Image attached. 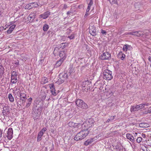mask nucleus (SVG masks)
<instances>
[{
	"instance_id": "a18cd8bd",
	"label": "nucleus",
	"mask_w": 151,
	"mask_h": 151,
	"mask_svg": "<svg viewBox=\"0 0 151 151\" xmlns=\"http://www.w3.org/2000/svg\"><path fill=\"white\" fill-rule=\"evenodd\" d=\"M93 2L92 0H90V1L88 4V7L90 8L91 6L93 4Z\"/></svg>"
},
{
	"instance_id": "412c9836",
	"label": "nucleus",
	"mask_w": 151,
	"mask_h": 151,
	"mask_svg": "<svg viewBox=\"0 0 151 151\" xmlns=\"http://www.w3.org/2000/svg\"><path fill=\"white\" fill-rule=\"evenodd\" d=\"M111 57V54L108 52H104V60L108 59L110 58Z\"/></svg>"
},
{
	"instance_id": "2f4dec72",
	"label": "nucleus",
	"mask_w": 151,
	"mask_h": 151,
	"mask_svg": "<svg viewBox=\"0 0 151 151\" xmlns=\"http://www.w3.org/2000/svg\"><path fill=\"white\" fill-rule=\"evenodd\" d=\"M115 116H112L109 118L106 121V123L111 122L114 119Z\"/></svg>"
},
{
	"instance_id": "13d9d810",
	"label": "nucleus",
	"mask_w": 151,
	"mask_h": 151,
	"mask_svg": "<svg viewBox=\"0 0 151 151\" xmlns=\"http://www.w3.org/2000/svg\"><path fill=\"white\" fill-rule=\"evenodd\" d=\"M46 97V95H44L42 97V99H41V100L42 101H44L45 99V98Z\"/></svg>"
},
{
	"instance_id": "423d86ee",
	"label": "nucleus",
	"mask_w": 151,
	"mask_h": 151,
	"mask_svg": "<svg viewBox=\"0 0 151 151\" xmlns=\"http://www.w3.org/2000/svg\"><path fill=\"white\" fill-rule=\"evenodd\" d=\"M89 32L93 36L96 35V29L95 27L93 25L91 24L89 27Z\"/></svg>"
},
{
	"instance_id": "6e6552de",
	"label": "nucleus",
	"mask_w": 151,
	"mask_h": 151,
	"mask_svg": "<svg viewBox=\"0 0 151 151\" xmlns=\"http://www.w3.org/2000/svg\"><path fill=\"white\" fill-rule=\"evenodd\" d=\"M3 115L4 117L5 116H6L7 115L9 114V113H10V110L9 107L6 106H4L3 107Z\"/></svg>"
},
{
	"instance_id": "37998d69",
	"label": "nucleus",
	"mask_w": 151,
	"mask_h": 151,
	"mask_svg": "<svg viewBox=\"0 0 151 151\" xmlns=\"http://www.w3.org/2000/svg\"><path fill=\"white\" fill-rule=\"evenodd\" d=\"M17 72L15 71H13L12 73L11 76H17Z\"/></svg>"
},
{
	"instance_id": "338daca9",
	"label": "nucleus",
	"mask_w": 151,
	"mask_h": 151,
	"mask_svg": "<svg viewBox=\"0 0 151 151\" xmlns=\"http://www.w3.org/2000/svg\"><path fill=\"white\" fill-rule=\"evenodd\" d=\"M101 32L102 34H104V30L103 29L101 30Z\"/></svg>"
},
{
	"instance_id": "f704fd0d",
	"label": "nucleus",
	"mask_w": 151,
	"mask_h": 151,
	"mask_svg": "<svg viewBox=\"0 0 151 151\" xmlns=\"http://www.w3.org/2000/svg\"><path fill=\"white\" fill-rule=\"evenodd\" d=\"M76 127H77L79 129L81 128H83V124L82 123H76Z\"/></svg>"
},
{
	"instance_id": "3c124183",
	"label": "nucleus",
	"mask_w": 151,
	"mask_h": 151,
	"mask_svg": "<svg viewBox=\"0 0 151 151\" xmlns=\"http://www.w3.org/2000/svg\"><path fill=\"white\" fill-rule=\"evenodd\" d=\"M2 131L0 129V140L2 139Z\"/></svg>"
},
{
	"instance_id": "774afa93",
	"label": "nucleus",
	"mask_w": 151,
	"mask_h": 151,
	"mask_svg": "<svg viewBox=\"0 0 151 151\" xmlns=\"http://www.w3.org/2000/svg\"><path fill=\"white\" fill-rule=\"evenodd\" d=\"M145 104V105L146 106H148L149 105V104L148 103H147V104Z\"/></svg>"
},
{
	"instance_id": "de8ad7c7",
	"label": "nucleus",
	"mask_w": 151,
	"mask_h": 151,
	"mask_svg": "<svg viewBox=\"0 0 151 151\" xmlns=\"http://www.w3.org/2000/svg\"><path fill=\"white\" fill-rule=\"evenodd\" d=\"M51 93L52 95L54 96H56L57 94V93L55 92V90L54 91H52Z\"/></svg>"
},
{
	"instance_id": "603ef678",
	"label": "nucleus",
	"mask_w": 151,
	"mask_h": 151,
	"mask_svg": "<svg viewBox=\"0 0 151 151\" xmlns=\"http://www.w3.org/2000/svg\"><path fill=\"white\" fill-rule=\"evenodd\" d=\"M134 31H131L130 32H128L127 33V34H129V35H134Z\"/></svg>"
},
{
	"instance_id": "0e129e2a",
	"label": "nucleus",
	"mask_w": 151,
	"mask_h": 151,
	"mask_svg": "<svg viewBox=\"0 0 151 151\" xmlns=\"http://www.w3.org/2000/svg\"><path fill=\"white\" fill-rule=\"evenodd\" d=\"M144 35H143H143H145V36H148L149 35H148V34L147 33H144V34H143Z\"/></svg>"
},
{
	"instance_id": "0eeeda50",
	"label": "nucleus",
	"mask_w": 151,
	"mask_h": 151,
	"mask_svg": "<svg viewBox=\"0 0 151 151\" xmlns=\"http://www.w3.org/2000/svg\"><path fill=\"white\" fill-rule=\"evenodd\" d=\"M108 87H107V88L106 87L105 88V91H104V95H106L107 97V98H109L111 96L113 95V93L111 91V89L109 88H108Z\"/></svg>"
},
{
	"instance_id": "20e7f679",
	"label": "nucleus",
	"mask_w": 151,
	"mask_h": 151,
	"mask_svg": "<svg viewBox=\"0 0 151 151\" xmlns=\"http://www.w3.org/2000/svg\"><path fill=\"white\" fill-rule=\"evenodd\" d=\"M105 71V72H104V79L108 80H111L112 78L111 71L107 69Z\"/></svg>"
},
{
	"instance_id": "9b49d317",
	"label": "nucleus",
	"mask_w": 151,
	"mask_h": 151,
	"mask_svg": "<svg viewBox=\"0 0 151 151\" xmlns=\"http://www.w3.org/2000/svg\"><path fill=\"white\" fill-rule=\"evenodd\" d=\"M96 138L97 137H96L95 139V137H94L87 139L84 142V145L85 146H87L91 144L94 140L96 139Z\"/></svg>"
},
{
	"instance_id": "f03ea898",
	"label": "nucleus",
	"mask_w": 151,
	"mask_h": 151,
	"mask_svg": "<svg viewBox=\"0 0 151 151\" xmlns=\"http://www.w3.org/2000/svg\"><path fill=\"white\" fill-rule=\"evenodd\" d=\"M59 79L56 82L58 84H60L64 82L68 78V76L66 73H61L59 75Z\"/></svg>"
},
{
	"instance_id": "bb28decb",
	"label": "nucleus",
	"mask_w": 151,
	"mask_h": 151,
	"mask_svg": "<svg viewBox=\"0 0 151 151\" xmlns=\"http://www.w3.org/2000/svg\"><path fill=\"white\" fill-rule=\"evenodd\" d=\"M98 136V139L99 140L103 139H104V134L103 132H102V133L99 134Z\"/></svg>"
},
{
	"instance_id": "c756f323",
	"label": "nucleus",
	"mask_w": 151,
	"mask_h": 151,
	"mask_svg": "<svg viewBox=\"0 0 151 151\" xmlns=\"http://www.w3.org/2000/svg\"><path fill=\"white\" fill-rule=\"evenodd\" d=\"M4 68L3 66L0 65V77H1L4 73Z\"/></svg>"
},
{
	"instance_id": "bf43d9fd",
	"label": "nucleus",
	"mask_w": 151,
	"mask_h": 151,
	"mask_svg": "<svg viewBox=\"0 0 151 151\" xmlns=\"http://www.w3.org/2000/svg\"><path fill=\"white\" fill-rule=\"evenodd\" d=\"M148 113H151V106L150 107L149 109L147 111Z\"/></svg>"
},
{
	"instance_id": "dca6fc26",
	"label": "nucleus",
	"mask_w": 151,
	"mask_h": 151,
	"mask_svg": "<svg viewBox=\"0 0 151 151\" xmlns=\"http://www.w3.org/2000/svg\"><path fill=\"white\" fill-rule=\"evenodd\" d=\"M126 137L128 139L130 140L132 142L134 143V142L135 140L134 137L130 133H128L126 134Z\"/></svg>"
},
{
	"instance_id": "052dcab7",
	"label": "nucleus",
	"mask_w": 151,
	"mask_h": 151,
	"mask_svg": "<svg viewBox=\"0 0 151 151\" xmlns=\"http://www.w3.org/2000/svg\"><path fill=\"white\" fill-rule=\"evenodd\" d=\"M67 7V5L66 4H64V5L63 9H66Z\"/></svg>"
},
{
	"instance_id": "f8f14e48",
	"label": "nucleus",
	"mask_w": 151,
	"mask_h": 151,
	"mask_svg": "<svg viewBox=\"0 0 151 151\" xmlns=\"http://www.w3.org/2000/svg\"><path fill=\"white\" fill-rule=\"evenodd\" d=\"M50 15V12L47 11L45 12L43 14L40 15H39V17L42 18L43 19H45L47 18Z\"/></svg>"
},
{
	"instance_id": "2eb2a0df",
	"label": "nucleus",
	"mask_w": 151,
	"mask_h": 151,
	"mask_svg": "<svg viewBox=\"0 0 151 151\" xmlns=\"http://www.w3.org/2000/svg\"><path fill=\"white\" fill-rule=\"evenodd\" d=\"M99 90L101 91H100L99 93H100L99 95V98L101 97L99 99V100L101 99V100H104V94L103 91H104V89H103V87L102 86H101L99 88Z\"/></svg>"
},
{
	"instance_id": "aec40b11",
	"label": "nucleus",
	"mask_w": 151,
	"mask_h": 151,
	"mask_svg": "<svg viewBox=\"0 0 151 151\" xmlns=\"http://www.w3.org/2000/svg\"><path fill=\"white\" fill-rule=\"evenodd\" d=\"M11 81L12 83H15L17 81V76H11Z\"/></svg>"
},
{
	"instance_id": "4d7b16f0",
	"label": "nucleus",
	"mask_w": 151,
	"mask_h": 151,
	"mask_svg": "<svg viewBox=\"0 0 151 151\" xmlns=\"http://www.w3.org/2000/svg\"><path fill=\"white\" fill-rule=\"evenodd\" d=\"M73 69L71 68V69H70V70L68 73L69 74V75H70L71 74V73L73 72Z\"/></svg>"
},
{
	"instance_id": "680f3d73",
	"label": "nucleus",
	"mask_w": 151,
	"mask_h": 151,
	"mask_svg": "<svg viewBox=\"0 0 151 151\" xmlns=\"http://www.w3.org/2000/svg\"><path fill=\"white\" fill-rule=\"evenodd\" d=\"M142 137L143 138H145L146 137V135L145 134L142 133L141 134Z\"/></svg>"
},
{
	"instance_id": "e2e57ef3",
	"label": "nucleus",
	"mask_w": 151,
	"mask_h": 151,
	"mask_svg": "<svg viewBox=\"0 0 151 151\" xmlns=\"http://www.w3.org/2000/svg\"><path fill=\"white\" fill-rule=\"evenodd\" d=\"M88 14V12H86V14L84 16L85 17H86Z\"/></svg>"
},
{
	"instance_id": "8fccbe9b",
	"label": "nucleus",
	"mask_w": 151,
	"mask_h": 151,
	"mask_svg": "<svg viewBox=\"0 0 151 151\" xmlns=\"http://www.w3.org/2000/svg\"><path fill=\"white\" fill-rule=\"evenodd\" d=\"M87 87H85L83 88V87H82V90H83V91H88V88H87Z\"/></svg>"
},
{
	"instance_id": "4be33fe9",
	"label": "nucleus",
	"mask_w": 151,
	"mask_h": 151,
	"mask_svg": "<svg viewBox=\"0 0 151 151\" xmlns=\"http://www.w3.org/2000/svg\"><path fill=\"white\" fill-rule=\"evenodd\" d=\"M139 109L137 105L131 106L130 111L131 112H134L138 110Z\"/></svg>"
},
{
	"instance_id": "5fc2aeb1",
	"label": "nucleus",
	"mask_w": 151,
	"mask_h": 151,
	"mask_svg": "<svg viewBox=\"0 0 151 151\" xmlns=\"http://www.w3.org/2000/svg\"><path fill=\"white\" fill-rule=\"evenodd\" d=\"M31 104V103L28 102L26 105V107L27 108L29 107L30 105Z\"/></svg>"
},
{
	"instance_id": "393cba45",
	"label": "nucleus",
	"mask_w": 151,
	"mask_h": 151,
	"mask_svg": "<svg viewBox=\"0 0 151 151\" xmlns=\"http://www.w3.org/2000/svg\"><path fill=\"white\" fill-rule=\"evenodd\" d=\"M43 134L41 132H39L37 137V141L40 142L42 139V137Z\"/></svg>"
},
{
	"instance_id": "49530a36",
	"label": "nucleus",
	"mask_w": 151,
	"mask_h": 151,
	"mask_svg": "<svg viewBox=\"0 0 151 151\" xmlns=\"http://www.w3.org/2000/svg\"><path fill=\"white\" fill-rule=\"evenodd\" d=\"M104 56V52H103V51L102 54L101 55V56H100L99 57V59L101 60H104V58L103 57Z\"/></svg>"
},
{
	"instance_id": "864d4df0",
	"label": "nucleus",
	"mask_w": 151,
	"mask_h": 151,
	"mask_svg": "<svg viewBox=\"0 0 151 151\" xmlns=\"http://www.w3.org/2000/svg\"><path fill=\"white\" fill-rule=\"evenodd\" d=\"M67 14L68 15H71L73 14V12H72L68 11L67 12Z\"/></svg>"
},
{
	"instance_id": "b1692460",
	"label": "nucleus",
	"mask_w": 151,
	"mask_h": 151,
	"mask_svg": "<svg viewBox=\"0 0 151 151\" xmlns=\"http://www.w3.org/2000/svg\"><path fill=\"white\" fill-rule=\"evenodd\" d=\"M139 126L141 127H147L149 126V124L145 123H142L139 124Z\"/></svg>"
},
{
	"instance_id": "f257e3e1",
	"label": "nucleus",
	"mask_w": 151,
	"mask_h": 151,
	"mask_svg": "<svg viewBox=\"0 0 151 151\" xmlns=\"http://www.w3.org/2000/svg\"><path fill=\"white\" fill-rule=\"evenodd\" d=\"M89 132V129H83L75 136L74 139L76 141L82 140L86 137Z\"/></svg>"
},
{
	"instance_id": "72a5a7b5",
	"label": "nucleus",
	"mask_w": 151,
	"mask_h": 151,
	"mask_svg": "<svg viewBox=\"0 0 151 151\" xmlns=\"http://www.w3.org/2000/svg\"><path fill=\"white\" fill-rule=\"evenodd\" d=\"M145 104H142L137 106L139 110L145 107Z\"/></svg>"
},
{
	"instance_id": "39448f33",
	"label": "nucleus",
	"mask_w": 151,
	"mask_h": 151,
	"mask_svg": "<svg viewBox=\"0 0 151 151\" xmlns=\"http://www.w3.org/2000/svg\"><path fill=\"white\" fill-rule=\"evenodd\" d=\"M38 6V5L37 2H34L27 4L25 6V9H30L33 8L37 7Z\"/></svg>"
},
{
	"instance_id": "a878e982",
	"label": "nucleus",
	"mask_w": 151,
	"mask_h": 151,
	"mask_svg": "<svg viewBox=\"0 0 151 151\" xmlns=\"http://www.w3.org/2000/svg\"><path fill=\"white\" fill-rule=\"evenodd\" d=\"M89 82L88 81H85L83 82L82 84V87L83 88L87 87L88 84Z\"/></svg>"
},
{
	"instance_id": "6e6d98bb",
	"label": "nucleus",
	"mask_w": 151,
	"mask_h": 151,
	"mask_svg": "<svg viewBox=\"0 0 151 151\" xmlns=\"http://www.w3.org/2000/svg\"><path fill=\"white\" fill-rule=\"evenodd\" d=\"M32 98L30 97L28 99V102H29L31 103L32 102Z\"/></svg>"
},
{
	"instance_id": "79ce46f5",
	"label": "nucleus",
	"mask_w": 151,
	"mask_h": 151,
	"mask_svg": "<svg viewBox=\"0 0 151 151\" xmlns=\"http://www.w3.org/2000/svg\"><path fill=\"white\" fill-rule=\"evenodd\" d=\"M61 46L60 47H62V49L64 48L65 47H66L67 46V45H65V43H61L60 45Z\"/></svg>"
},
{
	"instance_id": "1a4fd4ad",
	"label": "nucleus",
	"mask_w": 151,
	"mask_h": 151,
	"mask_svg": "<svg viewBox=\"0 0 151 151\" xmlns=\"http://www.w3.org/2000/svg\"><path fill=\"white\" fill-rule=\"evenodd\" d=\"M13 131L12 128H10L8 129L7 132V137L8 139L11 140L13 137Z\"/></svg>"
},
{
	"instance_id": "09e8293b",
	"label": "nucleus",
	"mask_w": 151,
	"mask_h": 151,
	"mask_svg": "<svg viewBox=\"0 0 151 151\" xmlns=\"http://www.w3.org/2000/svg\"><path fill=\"white\" fill-rule=\"evenodd\" d=\"M74 36L73 34H71L70 35L68 36V38H69L70 39H73L74 38Z\"/></svg>"
},
{
	"instance_id": "7ed1b4c3",
	"label": "nucleus",
	"mask_w": 151,
	"mask_h": 151,
	"mask_svg": "<svg viewBox=\"0 0 151 151\" xmlns=\"http://www.w3.org/2000/svg\"><path fill=\"white\" fill-rule=\"evenodd\" d=\"M76 104L78 107L83 109H86L88 108V106L82 100L80 99H77L76 101Z\"/></svg>"
},
{
	"instance_id": "c03bdc74",
	"label": "nucleus",
	"mask_w": 151,
	"mask_h": 151,
	"mask_svg": "<svg viewBox=\"0 0 151 151\" xmlns=\"http://www.w3.org/2000/svg\"><path fill=\"white\" fill-rule=\"evenodd\" d=\"M46 130L47 129L46 128H44L42 129L39 132L43 134L45 132Z\"/></svg>"
},
{
	"instance_id": "c85d7f7f",
	"label": "nucleus",
	"mask_w": 151,
	"mask_h": 151,
	"mask_svg": "<svg viewBox=\"0 0 151 151\" xmlns=\"http://www.w3.org/2000/svg\"><path fill=\"white\" fill-rule=\"evenodd\" d=\"M8 97L10 101L12 102L14 101V98L11 93H9V94Z\"/></svg>"
},
{
	"instance_id": "a211bd4d",
	"label": "nucleus",
	"mask_w": 151,
	"mask_h": 151,
	"mask_svg": "<svg viewBox=\"0 0 151 151\" xmlns=\"http://www.w3.org/2000/svg\"><path fill=\"white\" fill-rule=\"evenodd\" d=\"M134 35L137 37H142L144 35L143 33H141V32L140 31H134Z\"/></svg>"
},
{
	"instance_id": "e433bc0d",
	"label": "nucleus",
	"mask_w": 151,
	"mask_h": 151,
	"mask_svg": "<svg viewBox=\"0 0 151 151\" xmlns=\"http://www.w3.org/2000/svg\"><path fill=\"white\" fill-rule=\"evenodd\" d=\"M128 47H130V46L127 44L124 45L123 48V50L125 51H127L128 49Z\"/></svg>"
},
{
	"instance_id": "f3484780",
	"label": "nucleus",
	"mask_w": 151,
	"mask_h": 151,
	"mask_svg": "<svg viewBox=\"0 0 151 151\" xmlns=\"http://www.w3.org/2000/svg\"><path fill=\"white\" fill-rule=\"evenodd\" d=\"M64 60L63 59H60L59 60L57 61L55 65V67L56 68H57L60 66Z\"/></svg>"
},
{
	"instance_id": "7c9ffc66",
	"label": "nucleus",
	"mask_w": 151,
	"mask_h": 151,
	"mask_svg": "<svg viewBox=\"0 0 151 151\" xmlns=\"http://www.w3.org/2000/svg\"><path fill=\"white\" fill-rule=\"evenodd\" d=\"M48 82V79L45 77L42 78V84H44Z\"/></svg>"
},
{
	"instance_id": "4c0bfd02",
	"label": "nucleus",
	"mask_w": 151,
	"mask_h": 151,
	"mask_svg": "<svg viewBox=\"0 0 151 151\" xmlns=\"http://www.w3.org/2000/svg\"><path fill=\"white\" fill-rule=\"evenodd\" d=\"M119 55L120 56V58L122 60H123L125 56V54H122V52H121L119 53Z\"/></svg>"
},
{
	"instance_id": "ddd939ff",
	"label": "nucleus",
	"mask_w": 151,
	"mask_h": 151,
	"mask_svg": "<svg viewBox=\"0 0 151 151\" xmlns=\"http://www.w3.org/2000/svg\"><path fill=\"white\" fill-rule=\"evenodd\" d=\"M94 122L92 119H89L86 121V124H87L89 127H90L93 125Z\"/></svg>"
},
{
	"instance_id": "4468645a",
	"label": "nucleus",
	"mask_w": 151,
	"mask_h": 151,
	"mask_svg": "<svg viewBox=\"0 0 151 151\" xmlns=\"http://www.w3.org/2000/svg\"><path fill=\"white\" fill-rule=\"evenodd\" d=\"M67 52L65 51H61L60 52L59 56L61 59L65 60L66 58Z\"/></svg>"
},
{
	"instance_id": "9d476101",
	"label": "nucleus",
	"mask_w": 151,
	"mask_h": 151,
	"mask_svg": "<svg viewBox=\"0 0 151 151\" xmlns=\"http://www.w3.org/2000/svg\"><path fill=\"white\" fill-rule=\"evenodd\" d=\"M41 111V109L40 107L38 108L37 110V111H34V109H33V111H32V114L33 115V116L35 117H38L40 115V114L41 112L40 111Z\"/></svg>"
},
{
	"instance_id": "58836bf2",
	"label": "nucleus",
	"mask_w": 151,
	"mask_h": 151,
	"mask_svg": "<svg viewBox=\"0 0 151 151\" xmlns=\"http://www.w3.org/2000/svg\"><path fill=\"white\" fill-rule=\"evenodd\" d=\"M85 123L86 122L83 123V128L84 127V129H89L90 127H88V124H86Z\"/></svg>"
},
{
	"instance_id": "473e14b6",
	"label": "nucleus",
	"mask_w": 151,
	"mask_h": 151,
	"mask_svg": "<svg viewBox=\"0 0 151 151\" xmlns=\"http://www.w3.org/2000/svg\"><path fill=\"white\" fill-rule=\"evenodd\" d=\"M76 123H75L72 122H69L68 123V125L70 127H73L75 128L76 127V126L75 125Z\"/></svg>"
},
{
	"instance_id": "cd10ccee",
	"label": "nucleus",
	"mask_w": 151,
	"mask_h": 151,
	"mask_svg": "<svg viewBox=\"0 0 151 151\" xmlns=\"http://www.w3.org/2000/svg\"><path fill=\"white\" fill-rule=\"evenodd\" d=\"M49 28V25L47 24H45L44 25L43 27V30L45 31L46 32L47 31L48 29Z\"/></svg>"
},
{
	"instance_id": "69168bd1",
	"label": "nucleus",
	"mask_w": 151,
	"mask_h": 151,
	"mask_svg": "<svg viewBox=\"0 0 151 151\" xmlns=\"http://www.w3.org/2000/svg\"><path fill=\"white\" fill-rule=\"evenodd\" d=\"M90 9V8H89L87 7L86 12H89Z\"/></svg>"
},
{
	"instance_id": "5701e85b",
	"label": "nucleus",
	"mask_w": 151,
	"mask_h": 151,
	"mask_svg": "<svg viewBox=\"0 0 151 151\" xmlns=\"http://www.w3.org/2000/svg\"><path fill=\"white\" fill-rule=\"evenodd\" d=\"M19 96L21 98V99L22 98L23 99H22V101H24V99L26 98V94L24 93H19Z\"/></svg>"
},
{
	"instance_id": "6ab92c4d",
	"label": "nucleus",
	"mask_w": 151,
	"mask_h": 151,
	"mask_svg": "<svg viewBox=\"0 0 151 151\" xmlns=\"http://www.w3.org/2000/svg\"><path fill=\"white\" fill-rule=\"evenodd\" d=\"M16 27L15 24H13L11 26L7 31V33L8 34H10L12 32L13 30Z\"/></svg>"
},
{
	"instance_id": "c9c22d12",
	"label": "nucleus",
	"mask_w": 151,
	"mask_h": 151,
	"mask_svg": "<svg viewBox=\"0 0 151 151\" xmlns=\"http://www.w3.org/2000/svg\"><path fill=\"white\" fill-rule=\"evenodd\" d=\"M49 85V87L51 90V92L52 91H54L55 90V86L53 84H50Z\"/></svg>"
},
{
	"instance_id": "a19ab883",
	"label": "nucleus",
	"mask_w": 151,
	"mask_h": 151,
	"mask_svg": "<svg viewBox=\"0 0 151 151\" xmlns=\"http://www.w3.org/2000/svg\"><path fill=\"white\" fill-rule=\"evenodd\" d=\"M110 3L112 4H117V0H108Z\"/></svg>"
},
{
	"instance_id": "ea45409f",
	"label": "nucleus",
	"mask_w": 151,
	"mask_h": 151,
	"mask_svg": "<svg viewBox=\"0 0 151 151\" xmlns=\"http://www.w3.org/2000/svg\"><path fill=\"white\" fill-rule=\"evenodd\" d=\"M142 140L143 139L141 137H139L137 138L136 139V141L138 143H139L142 141Z\"/></svg>"
}]
</instances>
